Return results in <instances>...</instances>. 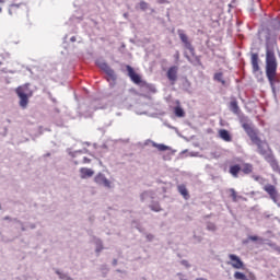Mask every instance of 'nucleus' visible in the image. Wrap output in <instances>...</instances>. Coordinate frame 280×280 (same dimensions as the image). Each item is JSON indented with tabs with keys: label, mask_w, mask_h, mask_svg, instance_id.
<instances>
[{
	"label": "nucleus",
	"mask_w": 280,
	"mask_h": 280,
	"mask_svg": "<svg viewBox=\"0 0 280 280\" xmlns=\"http://www.w3.org/2000/svg\"><path fill=\"white\" fill-rule=\"evenodd\" d=\"M275 47H277V39L275 37H266V75L269 81L273 95L277 90L275 88V78H277V56H275Z\"/></svg>",
	"instance_id": "nucleus-1"
},
{
	"label": "nucleus",
	"mask_w": 280,
	"mask_h": 280,
	"mask_svg": "<svg viewBox=\"0 0 280 280\" xmlns=\"http://www.w3.org/2000/svg\"><path fill=\"white\" fill-rule=\"evenodd\" d=\"M242 128L245 130L246 135L249 137L250 141L257 145V152L260 154V156H264V159H267V156H270L272 154V149H270V145L268 142L262 141L259 139V136H257V131L253 129L250 124H248L245 120H242Z\"/></svg>",
	"instance_id": "nucleus-2"
},
{
	"label": "nucleus",
	"mask_w": 280,
	"mask_h": 280,
	"mask_svg": "<svg viewBox=\"0 0 280 280\" xmlns=\"http://www.w3.org/2000/svg\"><path fill=\"white\" fill-rule=\"evenodd\" d=\"M15 93L20 100V106L25 110V108H27V104H30V97L34 95V92L30 88V83L16 88Z\"/></svg>",
	"instance_id": "nucleus-3"
},
{
	"label": "nucleus",
	"mask_w": 280,
	"mask_h": 280,
	"mask_svg": "<svg viewBox=\"0 0 280 280\" xmlns=\"http://www.w3.org/2000/svg\"><path fill=\"white\" fill-rule=\"evenodd\" d=\"M96 65L102 71H104V73H106L107 81L109 85L113 86V84L117 82V74L115 73V70H113V68H110V66H108V63L102 59L96 60Z\"/></svg>",
	"instance_id": "nucleus-4"
},
{
	"label": "nucleus",
	"mask_w": 280,
	"mask_h": 280,
	"mask_svg": "<svg viewBox=\"0 0 280 280\" xmlns=\"http://www.w3.org/2000/svg\"><path fill=\"white\" fill-rule=\"evenodd\" d=\"M177 34H178L179 39L182 40L185 49H188V51L191 54V56H195L196 48H194V45H191V42L189 40V37L187 36V34H185V31L178 30Z\"/></svg>",
	"instance_id": "nucleus-5"
},
{
	"label": "nucleus",
	"mask_w": 280,
	"mask_h": 280,
	"mask_svg": "<svg viewBox=\"0 0 280 280\" xmlns=\"http://www.w3.org/2000/svg\"><path fill=\"white\" fill-rule=\"evenodd\" d=\"M229 259L231 260L230 262H228L229 266H232V268H235V270H242V268H244V261H242V259L237 255L230 254Z\"/></svg>",
	"instance_id": "nucleus-6"
},
{
	"label": "nucleus",
	"mask_w": 280,
	"mask_h": 280,
	"mask_svg": "<svg viewBox=\"0 0 280 280\" xmlns=\"http://www.w3.org/2000/svg\"><path fill=\"white\" fill-rule=\"evenodd\" d=\"M94 183H96V185H101L102 187H106L107 189H110V180H108V178H106V175L102 173H98L94 177Z\"/></svg>",
	"instance_id": "nucleus-7"
},
{
	"label": "nucleus",
	"mask_w": 280,
	"mask_h": 280,
	"mask_svg": "<svg viewBox=\"0 0 280 280\" xmlns=\"http://www.w3.org/2000/svg\"><path fill=\"white\" fill-rule=\"evenodd\" d=\"M126 69L133 84H142L143 81L141 80V75L135 72V69L131 66H126Z\"/></svg>",
	"instance_id": "nucleus-8"
},
{
	"label": "nucleus",
	"mask_w": 280,
	"mask_h": 280,
	"mask_svg": "<svg viewBox=\"0 0 280 280\" xmlns=\"http://www.w3.org/2000/svg\"><path fill=\"white\" fill-rule=\"evenodd\" d=\"M252 68H253V73L257 74V77H260L261 79V71L259 69V55L253 54L252 55Z\"/></svg>",
	"instance_id": "nucleus-9"
},
{
	"label": "nucleus",
	"mask_w": 280,
	"mask_h": 280,
	"mask_svg": "<svg viewBox=\"0 0 280 280\" xmlns=\"http://www.w3.org/2000/svg\"><path fill=\"white\" fill-rule=\"evenodd\" d=\"M264 191H266L271 200H273V202H277V196H278V192H277V188L275 187V185L272 184H267L264 186Z\"/></svg>",
	"instance_id": "nucleus-10"
},
{
	"label": "nucleus",
	"mask_w": 280,
	"mask_h": 280,
	"mask_svg": "<svg viewBox=\"0 0 280 280\" xmlns=\"http://www.w3.org/2000/svg\"><path fill=\"white\" fill-rule=\"evenodd\" d=\"M170 82H172V84H174L177 80H178V67L173 66L167 70L166 73Z\"/></svg>",
	"instance_id": "nucleus-11"
},
{
	"label": "nucleus",
	"mask_w": 280,
	"mask_h": 280,
	"mask_svg": "<svg viewBox=\"0 0 280 280\" xmlns=\"http://www.w3.org/2000/svg\"><path fill=\"white\" fill-rule=\"evenodd\" d=\"M265 161L267 163H269V165H270L271 170H273V172H280L279 162L277 161V158H275L273 153L271 155H268L267 159H265Z\"/></svg>",
	"instance_id": "nucleus-12"
},
{
	"label": "nucleus",
	"mask_w": 280,
	"mask_h": 280,
	"mask_svg": "<svg viewBox=\"0 0 280 280\" xmlns=\"http://www.w3.org/2000/svg\"><path fill=\"white\" fill-rule=\"evenodd\" d=\"M185 58H187L188 62H190V65H194V67H202V61L200 60V56L196 55H191V57H189V55H187V52H184Z\"/></svg>",
	"instance_id": "nucleus-13"
},
{
	"label": "nucleus",
	"mask_w": 280,
	"mask_h": 280,
	"mask_svg": "<svg viewBox=\"0 0 280 280\" xmlns=\"http://www.w3.org/2000/svg\"><path fill=\"white\" fill-rule=\"evenodd\" d=\"M219 137L222 139V141H225V143H231L233 141V137L231 136V132L226 129H220L219 130Z\"/></svg>",
	"instance_id": "nucleus-14"
},
{
	"label": "nucleus",
	"mask_w": 280,
	"mask_h": 280,
	"mask_svg": "<svg viewBox=\"0 0 280 280\" xmlns=\"http://www.w3.org/2000/svg\"><path fill=\"white\" fill-rule=\"evenodd\" d=\"M154 196H156V192H154V190H145L140 195V200L141 202L154 200Z\"/></svg>",
	"instance_id": "nucleus-15"
},
{
	"label": "nucleus",
	"mask_w": 280,
	"mask_h": 280,
	"mask_svg": "<svg viewBox=\"0 0 280 280\" xmlns=\"http://www.w3.org/2000/svg\"><path fill=\"white\" fill-rule=\"evenodd\" d=\"M230 174L233 176V178H240V172H242V166L240 164H234L230 166Z\"/></svg>",
	"instance_id": "nucleus-16"
},
{
	"label": "nucleus",
	"mask_w": 280,
	"mask_h": 280,
	"mask_svg": "<svg viewBox=\"0 0 280 280\" xmlns=\"http://www.w3.org/2000/svg\"><path fill=\"white\" fill-rule=\"evenodd\" d=\"M81 178H91L95 172L92 168L81 167L80 168Z\"/></svg>",
	"instance_id": "nucleus-17"
},
{
	"label": "nucleus",
	"mask_w": 280,
	"mask_h": 280,
	"mask_svg": "<svg viewBox=\"0 0 280 280\" xmlns=\"http://www.w3.org/2000/svg\"><path fill=\"white\" fill-rule=\"evenodd\" d=\"M177 191L183 196L185 200H189V190H187V186L184 184L177 186Z\"/></svg>",
	"instance_id": "nucleus-18"
},
{
	"label": "nucleus",
	"mask_w": 280,
	"mask_h": 280,
	"mask_svg": "<svg viewBox=\"0 0 280 280\" xmlns=\"http://www.w3.org/2000/svg\"><path fill=\"white\" fill-rule=\"evenodd\" d=\"M231 113L234 115H240V105L237 104V101H232L229 106Z\"/></svg>",
	"instance_id": "nucleus-19"
},
{
	"label": "nucleus",
	"mask_w": 280,
	"mask_h": 280,
	"mask_svg": "<svg viewBox=\"0 0 280 280\" xmlns=\"http://www.w3.org/2000/svg\"><path fill=\"white\" fill-rule=\"evenodd\" d=\"M93 242L96 246L95 253H97V255H100V253L104 250V244L102 243V240H100L97 237H94Z\"/></svg>",
	"instance_id": "nucleus-20"
},
{
	"label": "nucleus",
	"mask_w": 280,
	"mask_h": 280,
	"mask_svg": "<svg viewBox=\"0 0 280 280\" xmlns=\"http://www.w3.org/2000/svg\"><path fill=\"white\" fill-rule=\"evenodd\" d=\"M241 172H243V174H252L253 173V164H250V163L243 164Z\"/></svg>",
	"instance_id": "nucleus-21"
},
{
	"label": "nucleus",
	"mask_w": 280,
	"mask_h": 280,
	"mask_svg": "<svg viewBox=\"0 0 280 280\" xmlns=\"http://www.w3.org/2000/svg\"><path fill=\"white\" fill-rule=\"evenodd\" d=\"M56 275H58L61 280H73L68 273L60 271L59 269L55 270Z\"/></svg>",
	"instance_id": "nucleus-22"
},
{
	"label": "nucleus",
	"mask_w": 280,
	"mask_h": 280,
	"mask_svg": "<svg viewBox=\"0 0 280 280\" xmlns=\"http://www.w3.org/2000/svg\"><path fill=\"white\" fill-rule=\"evenodd\" d=\"M153 148H156L160 152H165V150H170V147L168 145H165V144H159L154 141H151Z\"/></svg>",
	"instance_id": "nucleus-23"
},
{
	"label": "nucleus",
	"mask_w": 280,
	"mask_h": 280,
	"mask_svg": "<svg viewBox=\"0 0 280 280\" xmlns=\"http://www.w3.org/2000/svg\"><path fill=\"white\" fill-rule=\"evenodd\" d=\"M234 279H235V280H248V277H246V276L244 275V272H242V271H236V272L234 273Z\"/></svg>",
	"instance_id": "nucleus-24"
},
{
	"label": "nucleus",
	"mask_w": 280,
	"mask_h": 280,
	"mask_svg": "<svg viewBox=\"0 0 280 280\" xmlns=\"http://www.w3.org/2000/svg\"><path fill=\"white\" fill-rule=\"evenodd\" d=\"M151 211H154L155 213H159L161 211V205L159 202L151 203L150 206Z\"/></svg>",
	"instance_id": "nucleus-25"
},
{
	"label": "nucleus",
	"mask_w": 280,
	"mask_h": 280,
	"mask_svg": "<svg viewBox=\"0 0 280 280\" xmlns=\"http://www.w3.org/2000/svg\"><path fill=\"white\" fill-rule=\"evenodd\" d=\"M222 78H223L222 72H217V73L214 74V80H215L217 82H221V84H225V81H224V79H222Z\"/></svg>",
	"instance_id": "nucleus-26"
},
{
	"label": "nucleus",
	"mask_w": 280,
	"mask_h": 280,
	"mask_svg": "<svg viewBox=\"0 0 280 280\" xmlns=\"http://www.w3.org/2000/svg\"><path fill=\"white\" fill-rule=\"evenodd\" d=\"M229 191L231 194L233 202H237V191H235V188H230Z\"/></svg>",
	"instance_id": "nucleus-27"
},
{
	"label": "nucleus",
	"mask_w": 280,
	"mask_h": 280,
	"mask_svg": "<svg viewBox=\"0 0 280 280\" xmlns=\"http://www.w3.org/2000/svg\"><path fill=\"white\" fill-rule=\"evenodd\" d=\"M176 117H185V110L182 107H175Z\"/></svg>",
	"instance_id": "nucleus-28"
},
{
	"label": "nucleus",
	"mask_w": 280,
	"mask_h": 280,
	"mask_svg": "<svg viewBox=\"0 0 280 280\" xmlns=\"http://www.w3.org/2000/svg\"><path fill=\"white\" fill-rule=\"evenodd\" d=\"M139 7H140V10H142L143 12H145V10H148V2H145V1H140Z\"/></svg>",
	"instance_id": "nucleus-29"
},
{
	"label": "nucleus",
	"mask_w": 280,
	"mask_h": 280,
	"mask_svg": "<svg viewBox=\"0 0 280 280\" xmlns=\"http://www.w3.org/2000/svg\"><path fill=\"white\" fill-rule=\"evenodd\" d=\"M23 3H13L10 5V8H21ZM9 14L12 16V9H9Z\"/></svg>",
	"instance_id": "nucleus-30"
},
{
	"label": "nucleus",
	"mask_w": 280,
	"mask_h": 280,
	"mask_svg": "<svg viewBox=\"0 0 280 280\" xmlns=\"http://www.w3.org/2000/svg\"><path fill=\"white\" fill-rule=\"evenodd\" d=\"M215 225H214V223H211V222H209V223H207V230L208 231H215Z\"/></svg>",
	"instance_id": "nucleus-31"
},
{
	"label": "nucleus",
	"mask_w": 280,
	"mask_h": 280,
	"mask_svg": "<svg viewBox=\"0 0 280 280\" xmlns=\"http://www.w3.org/2000/svg\"><path fill=\"white\" fill-rule=\"evenodd\" d=\"M147 89H149V91H151V93H156V88L152 84H147Z\"/></svg>",
	"instance_id": "nucleus-32"
},
{
	"label": "nucleus",
	"mask_w": 280,
	"mask_h": 280,
	"mask_svg": "<svg viewBox=\"0 0 280 280\" xmlns=\"http://www.w3.org/2000/svg\"><path fill=\"white\" fill-rule=\"evenodd\" d=\"M248 240H250L252 242H259V236H249Z\"/></svg>",
	"instance_id": "nucleus-33"
},
{
	"label": "nucleus",
	"mask_w": 280,
	"mask_h": 280,
	"mask_svg": "<svg viewBox=\"0 0 280 280\" xmlns=\"http://www.w3.org/2000/svg\"><path fill=\"white\" fill-rule=\"evenodd\" d=\"M253 178H254V180H256L258 183L264 180V178H261V176H259V175H254Z\"/></svg>",
	"instance_id": "nucleus-34"
},
{
	"label": "nucleus",
	"mask_w": 280,
	"mask_h": 280,
	"mask_svg": "<svg viewBox=\"0 0 280 280\" xmlns=\"http://www.w3.org/2000/svg\"><path fill=\"white\" fill-rule=\"evenodd\" d=\"M180 264H182V266H185L186 268H190L189 261H187V260H182Z\"/></svg>",
	"instance_id": "nucleus-35"
},
{
	"label": "nucleus",
	"mask_w": 280,
	"mask_h": 280,
	"mask_svg": "<svg viewBox=\"0 0 280 280\" xmlns=\"http://www.w3.org/2000/svg\"><path fill=\"white\" fill-rule=\"evenodd\" d=\"M175 60H180V52L177 50L174 55Z\"/></svg>",
	"instance_id": "nucleus-36"
},
{
	"label": "nucleus",
	"mask_w": 280,
	"mask_h": 280,
	"mask_svg": "<svg viewBox=\"0 0 280 280\" xmlns=\"http://www.w3.org/2000/svg\"><path fill=\"white\" fill-rule=\"evenodd\" d=\"M147 240H148V242H152V240H154V235L147 234Z\"/></svg>",
	"instance_id": "nucleus-37"
},
{
	"label": "nucleus",
	"mask_w": 280,
	"mask_h": 280,
	"mask_svg": "<svg viewBox=\"0 0 280 280\" xmlns=\"http://www.w3.org/2000/svg\"><path fill=\"white\" fill-rule=\"evenodd\" d=\"M78 153H82V151L79 150V151L70 152L69 155L70 156H75V154H78Z\"/></svg>",
	"instance_id": "nucleus-38"
},
{
	"label": "nucleus",
	"mask_w": 280,
	"mask_h": 280,
	"mask_svg": "<svg viewBox=\"0 0 280 280\" xmlns=\"http://www.w3.org/2000/svg\"><path fill=\"white\" fill-rule=\"evenodd\" d=\"M83 163H91V159H89V158H83Z\"/></svg>",
	"instance_id": "nucleus-39"
},
{
	"label": "nucleus",
	"mask_w": 280,
	"mask_h": 280,
	"mask_svg": "<svg viewBox=\"0 0 280 280\" xmlns=\"http://www.w3.org/2000/svg\"><path fill=\"white\" fill-rule=\"evenodd\" d=\"M248 280H257V277H255V275L250 273Z\"/></svg>",
	"instance_id": "nucleus-40"
},
{
	"label": "nucleus",
	"mask_w": 280,
	"mask_h": 280,
	"mask_svg": "<svg viewBox=\"0 0 280 280\" xmlns=\"http://www.w3.org/2000/svg\"><path fill=\"white\" fill-rule=\"evenodd\" d=\"M28 228H31V229H36V224L31 223V224L28 225Z\"/></svg>",
	"instance_id": "nucleus-41"
},
{
	"label": "nucleus",
	"mask_w": 280,
	"mask_h": 280,
	"mask_svg": "<svg viewBox=\"0 0 280 280\" xmlns=\"http://www.w3.org/2000/svg\"><path fill=\"white\" fill-rule=\"evenodd\" d=\"M70 40H71V43H75V40H77L75 36H72V37L70 38Z\"/></svg>",
	"instance_id": "nucleus-42"
},
{
	"label": "nucleus",
	"mask_w": 280,
	"mask_h": 280,
	"mask_svg": "<svg viewBox=\"0 0 280 280\" xmlns=\"http://www.w3.org/2000/svg\"><path fill=\"white\" fill-rule=\"evenodd\" d=\"M237 200H246V198H244L242 196H237Z\"/></svg>",
	"instance_id": "nucleus-43"
},
{
	"label": "nucleus",
	"mask_w": 280,
	"mask_h": 280,
	"mask_svg": "<svg viewBox=\"0 0 280 280\" xmlns=\"http://www.w3.org/2000/svg\"><path fill=\"white\" fill-rule=\"evenodd\" d=\"M21 230L22 231H26L25 226L23 225V223H21Z\"/></svg>",
	"instance_id": "nucleus-44"
},
{
	"label": "nucleus",
	"mask_w": 280,
	"mask_h": 280,
	"mask_svg": "<svg viewBox=\"0 0 280 280\" xmlns=\"http://www.w3.org/2000/svg\"><path fill=\"white\" fill-rule=\"evenodd\" d=\"M160 3H167V0H159Z\"/></svg>",
	"instance_id": "nucleus-45"
},
{
	"label": "nucleus",
	"mask_w": 280,
	"mask_h": 280,
	"mask_svg": "<svg viewBox=\"0 0 280 280\" xmlns=\"http://www.w3.org/2000/svg\"><path fill=\"white\" fill-rule=\"evenodd\" d=\"M117 265V259H114L113 260V266H116Z\"/></svg>",
	"instance_id": "nucleus-46"
},
{
	"label": "nucleus",
	"mask_w": 280,
	"mask_h": 280,
	"mask_svg": "<svg viewBox=\"0 0 280 280\" xmlns=\"http://www.w3.org/2000/svg\"><path fill=\"white\" fill-rule=\"evenodd\" d=\"M121 93H124V90H119V94L121 95Z\"/></svg>",
	"instance_id": "nucleus-47"
},
{
	"label": "nucleus",
	"mask_w": 280,
	"mask_h": 280,
	"mask_svg": "<svg viewBox=\"0 0 280 280\" xmlns=\"http://www.w3.org/2000/svg\"><path fill=\"white\" fill-rule=\"evenodd\" d=\"M45 156H51V153H47Z\"/></svg>",
	"instance_id": "nucleus-48"
},
{
	"label": "nucleus",
	"mask_w": 280,
	"mask_h": 280,
	"mask_svg": "<svg viewBox=\"0 0 280 280\" xmlns=\"http://www.w3.org/2000/svg\"><path fill=\"white\" fill-rule=\"evenodd\" d=\"M4 220H10V217H5Z\"/></svg>",
	"instance_id": "nucleus-49"
},
{
	"label": "nucleus",
	"mask_w": 280,
	"mask_h": 280,
	"mask_svg": "<svg viewBox=\"0 0 280 280\" xmlns=\"http://www.w3.org/2000/svg\"><path fill=\"white\" fill-rule=\"evenodd\" d=\"M5 0H0V3H3Z\"/></svg>",
	"instance_id": "nucleus-50"
},
{
	"label": "nucleus",
	"mask_w": 280,
	"mask_h": 280,
	"mask_svg": "<svg viewBox=\"0 0 280 280\" xmlns=\"http://www.w3.org/2000/svg\"><path fill=\"white\" fill-rule=\"evenodd\" d=\"M3 11V9L2 8H0V12H2Z\"/></svg>",
	"instance_id": "nucleus-51"
},
{
	"label": "nucleus",
	"mask_w": 280,
	"mask_h": 280,
	"mask_svg": "<svg viewBox=\"0 0 280 280\" xmlns=\"http://www.w3.org/2000/svg\"><path fill=\"white\" fill-rule=\"evenodd\" d=\"M124 16H128V14H127V13H125V14H124Z\"/></svg>",
	"instance_id": "nucleus-52"
},
{
	"label": "nucleus",
	"mask_w": 280,
	"mask_h": 280,
	"mask_svg": "<svg viewBox=\"0 0 280 280\" xmlns=\"http://www.w3.org/2000/svg\"><path fill=\"white\" fill-rule=\"evenodd\" d=\"M277 30H280V23H279V27H277Z\"/></svg>",
	"instance_id": "nucleus-53"
},
{
	"label": "nucleus",
	"mask_w": 280,
	"mask_h": 280,
	"mask_svg": "<svg viewBox=\"0 0 280 280\" xmlns=\"http://www.w3.org/2000/svg\"><path fill=\"white\" fill-rule=\"evenodd\" d=\"M52 102H56V98H52Z\"/></svg>",
	"instance_id": "nucleus-54"
}]
</instances>
